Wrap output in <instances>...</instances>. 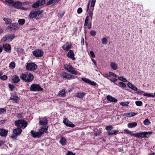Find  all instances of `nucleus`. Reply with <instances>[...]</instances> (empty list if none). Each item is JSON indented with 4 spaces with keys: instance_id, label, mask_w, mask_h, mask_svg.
<instances>
[{
    "instance_id": "f257e3e1",
    "label": "nucleus",
    "mask_w": 155,
    "mask_h": 155,
    "mask_svg": "<svg viewBox=\"0 0 155 155\" xmlns=\"http://www.w3.org/2000/svg\"><path fill=\"white\" fill-rule=\"evenodd\" d=\"M48 127L47 125H43L41 127L39 132H36L32 130L31 131V135L34 138L40 137L44 132L47 131Z\"/></svg>"
},
{
    "instance_id": "f03ea898",
    "label": "nucleus",
    "mask_w": 155,
    "mask_h": 155,
    "mask_svg": "<svg viewBox=\"0 0 155 155\" xmlns=\"http://www.w3.org/2000/svg\"><path fill=\"white\" fill-rule=\"evenodd\" d=\"M42 10L31 11L28 15V18L30 19H32L34 18L38 20L41 18L42 17Z\"/></svg>"
},
{
    "instance_id": "7ed1b4c3",
    "label": "nucleus",
    "mask_w": 155,
    "mask_h": 155,
    "mask_svg": "<svg viewBox=\"0 0 155 155\" xmlns=\"http://www.w3.org/2000/svg\"><path fill=\"white\" fill-rule=\"evenodd\" d=\"M20 78L22 80L27 82H31L34 79L32 74L27 73L21 74L20 76Z\"/></svg>"
},
{
    "instance_id": "20e7f679",
    "label": "nucleus",
    "mask_w": 155,
    "mask_h": 155,
    "mask_svg": "<svg viewBox=\"0 0 155 155\" xmlns=\"http://www.w3.org/2000/svg\"><path fill=\"white\" fill-rule=\"evenodd\" d=\"M15 125L18 128L22 129L25 128L28 125V123L24 119L16 120L15 122Z\"/></svg>"
},
{
    "instance_id": "39448f33",
    "label": "nucleus",
    "mask_w": 155,
    "mask_h": 155,
    "mask_svg": "<svg viewBox=\"0 0 155 155\" xmlns=\"http://www.w3.org/2000/svg\"><path fill=\"white\" fill-rule=\"evenodd\" d=\"M15 37L14 34L7 35L3 37L1 39V41L2 42H10L15 38Z\"/></svg>"
},
{
    "instance_id": "423d86ee",
    "label": "nucleus",
    "mask_w": 155,
    "mask_h": 155,
    "mask_svg": "<svg viewBox=\"0 0 155 155\" xmlns=\"http://www.w3.org/2000/svg\"><path fill=\"white\" fill-rule=\"evenodd\" d=\"M29 89L32 91H40L43 90V89L38 84H32L30 87Z\"/></svg>"
},
{
    "instance_id": "0eeeda50",
    "label": "nucleus",
    "mask_w": 155,
    "mask_h": 155,
    "mask_svg": "<svg viewBox=\"0 0 155 155\" xmlns=\"http://www.w3.org/2000/svg\"><path fill=\"white\" fill-rule=\"evenodd\" d=\"M5 1L10 5L15 6L16 8H18V6H21V2L18 1L16 2H14L12 0H5Z\"/></svg>"
},
{
    "instance_id": "6e6552de",
    "label": "nucleus",
    "mask_w": 155,
    "mask_h": 155,
    "mask_svg": "<svg viewBox=\"0 0 155 155\" xmlns=\"http://www.w3.org/2000/svg\"><path fill=\"white\" fill-rule=\"evenodd\" d=\"M37 65L34 63H28L26 66V69L28 71H34L37 69Z\"/></svg>"
},
{
    "instance_id": "1a4fd4ad",
    "label": "nucleus",
    "mask_w": 155,
    "mask_h": 155,
    "mask_svg": "<svg viewBox=\"0 0 155 155\" xmlns=\"http://www.w3.org/2000/svg\"><path fill=\"white\" fill-rule=\"evenodd\" d=\"M45 3V0H38L32 5V7L34 8H37L42 5Z\"/></svg>"
},
{
    "instance_id": "9d476101",
    "label": "nucleus",
    "mask_w": 155,
    "mask_h": 155,
    "mask_svg": "<svg viewBox=\"0 0 155 155\" xmlns=\"http://www.w3.org/2000/svg\"><path fill=\"white\" fill-rule=\"evenodd\" d=\"M151 132H143L137 133V135H135L137 137H146L148 136H149L152 134Z\"/></svg>"
},
{
    "instance_id": "9b49d317",
    "label": "nucleus",
    "mask_w": 155,
    "mask_h": 155,
    "mask_svg": "<svg viewBox=\"0 0 155 155\" xmlns=\"http://www.w3.org/2000/svg\"><path fill=\"white\" fill-rule=\"evenodd\" d=\"M33 55L36 57H42L43 55V51L40 49H36L32 52Z\"/></svg>"
},
{
    "instance_id": "f8f14e48",
    "label": "nucleus",
    "mask_w": 155,
    "mask_h": 155,
    "mask_svg": "<svg viewBox=\"0 0 155 155\" xmlns=\"http://www.w3.org/2000/svg\"><path fill=\"white\" fill-rule=\"evenodd\" d=\"M113 127L111 126H107L106 127V130H107L106 133L108 135H113L116 133V131L112 130Z\"/></svg>"
},
{
    "instance_id": "ddd939ff",
    "label": "nucleus",
    "mask_w": 155,
    "mask_h": 155,
    "mask_svg": "<svg viewBox=\"0 0 155 155\" xmlns=\"http://www.w3.org/2000/svg\"><path fill=\"white\" fill-rule=\"evenodd\" d=\"M65 69L68 72L71 73L72 74L75 75L77 74V72L74 70V68L71 65H68L65 67Z\"/></svg>"
},
{
    "instance_id": "4468645a",
    "label": "nucleus",
    "mask_w": 155,
    "mask_h": 155,
    "mask_svg": "<svg viewBox=\"0 0 155 155\" xmlns=\"http://www.w3.org/2000/svg\"><path fill=\"white\" fill-rule=\"evenodd\" d=\"M20 27V26L17 23L10 24L7 27L8 29L17 30Z\"/></svg>"
},
{
    "instance_id": "2eb2a0df",
    "label": "nucleus",
    "mask_w": 155,
    "mask_h": 155,
    "mask_svg": "<svg viewBox=\"0 0 155 155\" xmlns=\"http://www.w3.org/2000/svg\"><path fill=\"white\" fill-rule=\"evenodd\" d=\"M39 124L40 125H46L48 122V119L45 117H44L42 119L39 117Z\"/></svg>"
},
{
    "instance_id": "dca6fc26",
    "label": "nucleus",
    "mask_w": 155,
    "mask_h": 155,
    "mask_svg": "<svg viewBox=\"0 0 155 155\" xmlns=\"http://www.w3.org/2000/svg\"><path fill=\"white\" fill-rule=\"evenodd\" d=\"M63 122L67 126L71 127H73L75 126V125L74 124L71 122L69 121L66 118H64Z\"/></svg>"
},
{
    "instance_id": "f3484780",
    "label": "nucleus",
    "mask_w": 155,
    "mask_h": 155,
    "mask_svg": "<svg viewBox=\"0 0 155 155\" xmlns=\"http://www.w3.org/2000/svg\"><path fill=\"white\" fill-rule=\"evenodd\" d=\"M3 47L4 50L9 53H10L11 51V45L8 44H3Z\"/></svg>"
},
{
    "instance_id": "a211bd4d",
    "label": "nucleus",
    "mask_w": 155,
    "mask_h": 155,
    "mask_svg": "<svg viewBox=\"0 0 155 155\" xmlns=\"http://www.w3.org/2000/svg\"><path fill=\"white\" fill-rule=\"evenodd\" d=\"M82 80L86 82V83H88L91 85L95 86L97 84L93 81H91L89 79L87 78H83L81 79Z\"/></svg>"
},
{
    "instance_id": "6ab92c4d",
    "label": "nucleus",
    "mask_w": 155,
    "mask_h": 155,
    "mask_svg": "<svg viewBox=\"0 0 155 155\" xmlns=\"http://www.w3.org/2000/svg\"><path fill=\"white\" fill-rule=\"evenodd\" d=\"M61 76L63 78H65L70 79L72 78V75L71 74L66 72H64L62 73L61 74Z\"/></svg>"
},
{
    "instance_id": "aec40b11",
    "label": "nucleus",
    "mask_w": 155,
    "mask_h": 155,
    "mask_svg": "<svg viewBox=\"0 0 155 155\" xmlns=\"http://www.w3.org/2000/svg\"><path fill=\"white\" fill-rule=\"evenodd\" d=\"M68 57L71 58L73 60L75 59V58L74 57V53L73 51L71 50H70L68 52L67 54Z\"/></svg>"
},
{
    "instance_id": "412c9836",
    "label": "nucleus",
    "mask_w": 155,
    "mask_h": 155,
    "mask_svg": "<svg viewBox=\"0 0 155 155\" xmlns=\"http://www.w3.org/2000/svg\"><path fill=\"white\" fill-rule=\"evenodd\" d=\"M8 132V131L7 130H6L3 129H0V135L2 136H6Z\"/></svg>"
},
{
    "instance_id": "4be33fe9",
    "label": "nucleus",
    "mask_w": 155,
    "mask_h": 155,
    "mask_svg": "<svg viewBox=\"0 0 155 155\" xmlns=\"http://www.w3.org/2000/svg\"><path fill=\"white\" fill-rule=\"evenodd\" d=\"M22 130L21 128H18L14 129L13 131V133L14 134L17 136L19 135L21 132Z\"/></svg>"
},
{
    "instance_id": "5701e85b",
    "label": "nucleus",
    "mask_w": 155,
    "mask_h": 155,
    "mask_svg": "<svg viewBox=\"0 0 155 155\" xmlns=\"http://www.w3.org/2000/svg\"><path fill=\"white\" fill-rule=\"evenodd\" d=\"M12 81L14 83H17L20 81L19 77L16 75H14L12 78Z\"/></svg>"
},
{
    "instance_id": "b1692460",
    "label": "nucleus",
    "mask_w": 155,
    "mask_h": 155,
    "mask_svg": "<svg viewBox=\"0 0 155 155\" xmlns=\"http://www.w3.org/2000/svg\"><path fill=\"white\" fill-rule=\"evenodd\" d=\"M59 142L62 146H64L67 144V140L65 138L62 137L61 138Z\"/></svg>"
},
{
    "instance_id": "393cba45",
    "label": "nucleus",
    "mask_w": 155,
    "mask_h": 155,
    "mask_svg": "<svg viewBox=\"0 0 155 155\" xmlns=\"http://www.w3.org/2000/svg\"><path fill=\"white\" fill-rule=\"evenodd\" d=\"M107 99L110 102H115L116 101V99L110 95H108L107 97Z\"/></svg>"
},
{
    "instance_id": "a878e982",
    "label": "nucleus",
    "mask_w": 155,
    "mask_h": 155,
    "mask_svg": "<svg viewBox=\"0 0 155 155\" xmlns=\"http://www.w3.org/2000/svg\"><path fill=\"white\" fill-rule=\"evenodd\" d=\"M85 95V93L84 92L81 93H76V96L77 97L79 98H83Z\"/></svg>"
},
{
    "instance_id": "bb28decb",
    "label": "nucleus",
    "mask_w": 155,
    "mask_h": 155,
    "mask_svg": "<svg viewBox=\"0 0 155 155\" xmlns=\"http://www.w3.org/2000/svg\"><path fill=\"white\" fill-rule=\"evenodd\" d=\"M124 115L126 116L127 117H133L134 116L136 115L137 114L136 113H125L124 114Z\"/></svg>"
},
{
    "instance_id": "cd10ccee",
    "label": "nucleus",
    "mask_w": 155,
    "mask_h": 155,
    "mask_svg": "<svg viewBox=\"0 0 155 155\" xmlns=\"http://www.w3.org/2000/svg\"><path fill=\"white\" fill-rule=\"evenodd\" d=\"M10 100H12L15 101L16 103L19 100V97L16 96H13L12 97H10Z\"/></svg>"
},
{
    "instance_id": "c85d7f7f",
    "label": "nucleus",
    "mask_w": 155,
    "mask_h": 155,
    "mask_svg": "<svg viewBox=\"0 0 155 155\" xmlns=\"http://www.w3.org/2000/svg\"><path fill=\"white\" fill-rule=\"evenodd\" d=\"M137 125V124L136 122L130 123L127 124L128 127L129 128H132L135 127Z\"/></svg>"
},
{
    "instance_id": "c756f323",
    "label": "nucleus",
    "mask_w": 155,
    "mask_h": 155,
    "mask_svg": "<svg viewBox=\"0 0 155 155\" xmlns=\"http://www.w3.org/2000/svg\"><path fill=\"white\" fill-rule=\"evenodd\" d=\"M71 45H64L63 46L62 48L64 50L68 51L71 48Z\"/></svg>"
},
{
    "instance_id": "7c9ffc66",
    "label": "nucleus",
    "mask_w": 155,
    "mask_h": 155,
    "mask_svg": "<svg viewBox=\"0 0 155 155\" xmlns=\"http://www.w3.org/2000/svg\"><path fill=\"white\" fill-rule=\"evenodd\" d=\"M3 20L5 21V23L7 24L11 23L12 22L11 20L8 18H5Z\"/></svg>"
},
{
    "instance_id": "2f4dec72",
    "label": "nucleus",
    "mask_w": 155,
    "mask_h": 155,
    "mask_svg": "<svg viewBox=\"0 0 155 155\" xmlns=\"http://www.w3.org/2000/svg\"><path fill=\"white\" fill-rule=\"evenodd\" d=\"M65 90L64 89L62 90L61 91H60L58 94L59 96L61 97L65 96Z\"/></svg>"
},
{
    "instance_id": "473e14b6",
    "label": "nucleus",
    "mask_w": 155,
    "mask_h": 155,
    "mask_svg": "<svg viewBox=\"0 0 155 155\" xmlns=\"http://www.w3.org/2000/svg\"><path fill=\"white\" fill-rule=\"evenodd\" d=\"M15 67V63L14 61H12L10 64L9 67L10 68L13 69Z\"/></svg>"
},
{
    "instance_id": "72a5a7b5",
    "label": "nucleus",
    "mask_w": 155,
    "mask_h": 155,
    "mask_svg": "<svg viewBox=\"0 0 155 155\" xmlns=\"http://www.w3.org/2000/svg\"><path fill=\"white\" fill-rule=\"evenodd\" d=\"M25 21L23 19H20L18 20V22L20 25H22L25 23Z\"/></svg>"
},
{
    "instance_id": "f704fd0d",
    "label": "nucleus",
    "mask_w": 155,
    "mask_h": 155,
    "mask_svg": "<svg viewBox=\"0 0 155 155\" xmlns=\"http://www.w3.org/2000/svg\"><path fill=\"white\" fill-rule=\"evenodd\" d=\"M118 85L119 86L121 87H123V88H125L127 87L126 84L122 82H120L118 83Z\"/></svg>"
},
{
    "instance_id": "c9c22d12",
    "label": "nucleus",
    "mask_w": 155,
    "mask_h": 155,
    "mask_svg": "<svg viewBox=\"0 0 155 155\" xmlns=\"http://www.w3.org/2000/svg\"><path fill=\"white\" fill-rule=\"evenodd\" d=\"M101 41L103 44L106 45L107 43V39L105 37H104L102 39Z\"/></svg>"
},
{
    "instance_id": "e433bc0d",
    "label": "nucleus",
    "mask_w": 155,
    "mask_h": 155,
    "mask_svg": "<svg viewBox=\"0 0 155 155\" xmlns=\"http://www.w3.org/2000/svg\"><path fill=\"white\" fill-rule=\"evenodd\" d=\"M89 16H87L85 19L84 23V26H87L88 25L89 20Z\"/></svg>"
},
{
    "instance_id": "4c0bfd02",
    "label": "nucleus",
    "mask_w": 155,
    "mask_h": 155,
    "mask_svg": "<svg viewBox=\"0 0 155 155\" xmlns=\"http://www.w3.org/2000/svg\"><path fill=\"white\" fill-rule=\"evenodd\" d=\"M143 124L145 125H148L150 124V122L148 119H146L143 121Z\"/></svg>"
},
{
    "instance_id": "58836bf2",
    "label": "nucleus",
    "mask_w": 155,
    "mask_h": 155,
    "mask_svg": "<svg viewBox=\"0 0 155 155\" xmlns=\"http://www.w3.org/2000/svg\"><path fill=\"white\" fill-rule=\"evenodd\" d=\"M110 66L111 68L114 70H116V65L115 63H111Z\"/></svg>"
},
{
    "instance_id": "ea45409f",
    "label": "nucleus",
    "mask_w": 155,
    "mask_h": 155,
    "mask_svg": "<svg viewBox=\"0 0 155 155\" xmlns=\"http://www.w3.org/2000/svg\"><path fill=\"white\" fill-rule=\"evenodd\" d=\"M118 78L120 80L123 82H126L127 81V79H126V78H124L123 77H122V76L119 77Z\"/></svg>"
},
{
    "instance_id": "a19ab883",
    "label": "nucleus",
    "mask_w": 155,
    "mask_h": 155,
    "mask_svg": "<svg viewBox=\"0 0 155 155\" xmlns=\"http://www.w3.org/2000/svg\"><path fill=\"white\" fill-rule=\"evenodd\" d=\"M93 10H94V8H92V9L91 10H90L89 11V16H88L90 17V18H91V19H92V17L93 14Z\"/></svg>"
},
{
    "instance_id": "79ce46f5",
    "label": "nucleus",
    "mask_w": 155,
    "mask_h": 155,
    "mask_svg": "<svg viewBox=\"0 0 155 155\" xmlns=\"http://www.w3.org/2000/svg\"><path fill=\"white\" fill-rule=\"evenodd\" d=\"M143 95L145 96L148 97H154V95L153 94H150L148 93H145L143 94Z\"/></svg>"
},
{
    "instance_id": "37998d69",
    "label": "nucleus",
    "mask_w": 155,
    "mask_h": 155,
    "mask_svg": "<svg viewBox=\"0 0 155 155\" xmlns=\"http://www.w3.org/2000/svg\"><path fill=\"white\" fill-rule=\"evenodd\" d=\"M129 102H121L120 103V104L122 106H128V104H129Z\"/></svg>"
},
{
    "instance_id": "c03bdc74",
    "label": "nucleus",
    "mask_w": 155,
    "mask_h": 155,
    "mask_svg": "<svg viewBox=\"0 0 155 155\" xmlns=\"http://www.w3.org/2000/svg\"><path fill=\"white\" fill-rule=\"evenodd\" d=\"M135 103L137 105L139 106H141L143 104L141 101H136L135 102Z\"/></svg>"
},
{
    "instance_id": "a18cd8bd",
    "label": "nucleus",
    "mask_w": 155,
    "mask_h": 155,
    "mask_svg": "<svg viewBox=\"0 0 155 155\" xmlns=\"http://www.w3.org/2000/svg\"><path fill=\"white\" fill-rule=\"evenodd\" d=\"M90 35L92 36H94L96 35V32L94 30H92L90 33Z\"/></svg>"
},
{
    "instance_id": "49530a36",
    "label": "nucleus",
    "mask_w": 155,
    "mask_h": 155,
    "mask_svg": "<svg viewBox=\"0 0 155 155\" xmlns=\"http://www.w3.org/2000/svg\"><path fill=\"white\" fill-rule=\"evenodd\" d=\"M55 1V0H49V1L48 2L47 4V5H51L52 3L54 2Z\"/></svg>"
},
{
    "instance_id": "de8ad7c7",
    "label": "nucleus",
    "mask_w": 155,
    "mask_h": 155,
    "mask_svg": "<svg viewBox=\"0 0 155 155\" xmlns=\"http://www.w3.org/2000/svg\"><path fill=\"white\" fill-rule=\"evenodd\" d=\"M0 79L3 80H5L7 79V76L6 75H4L0 77Z\"/></svg>"
},
{
    "instance_id": "09e8293b",
    "label": "nucleus",
    "mask_w": 155,
    "mask_h": 155,
    "mask_svg": "<svg viewBox=\"0 0 155 155\" xmlns=\"http://www.w3.org/2000/svg\"><path fill=\"white\" fill-rule=\"evenodd\" d=\"M95 2H96V0H92V1H91V6L92 7V8L94 7V5H95Z\"/></svg>"
},
{
    "instance_id": "8fccbe9b",
    "label": "nucleus",
    "mask_w": 155,
    "mask_h": 155,
    "mask_svg": "<svg viewBox=\"0 0 155 155\" xmlns=\"http://www.w3.org/2000/svg\"><path fill=\"white\" fill-rule=\"evenodd\" d=\"M64 13L63 12L59 13L58 14V16L60 18H61L63 16Z\"/></svg>"
},
{
    "instance_id": "3c124183",
    "label": "nucleus",
    "mask_w": 155,
    "mask_h": 155,
    "mask_svg": "<svg viewBox=\"0 0 155 155\" xmlns=\"http://www.w3.org/2000/svg\"><path fill=\"white\" fill-rule=\"evenodd\" d=\"M90 53L91 56L93 58H94L95 57L93 51H90Z\"/></svg>"
},
{
    "instance_id": "603ef678",
    "label": "nucleus",
    "mask_w": 155,
    "mask_h": 155,
    "mask_svg": "<svg viewBox=\"0 0 155 155\" xmlns=\"http://www.w3.org/2000/svg\"><path fill=\"white\" fill-rule=\"evenodd\" d=\"M82 9L81 8H79L77 10V12L79 14L82 13Z\"/></svg>"
},
{
    "instance_id": "864d4df0",
    "label": "nucleus",
    "mask_w": 155,
    "mask_h": 155,
    "mask_svg": "<svg viewBox=\"0 0 155 155\" xmlns=\"http://www.w3.org/2000/svg\"><path fill=\"white\" fill-rule=\"evenodd\" d=\"M75 153H73L72 151H68L66 155H75Z\"/></svg>"
},
{
    "instance_id": "5fc2aeb1",
    "label": "nucleus",
    "mask_w": 155,
    "mask_h": 155,
    "mask_svg": "<svg viewBox=\"0 0 155 155\" xmlns=\"http://www.w3.org/2000/svg\"><path fill=\"white\" fill-rule=\"evenodd\" d=\"M4 112H6V110L5 108H0V113H2Z\"/></svg>"
},
{
    "instance_id": "6e6d98bb",
    "label": "nucleus",
    "mask_w": 155,
    "mask_h": 155,
    "mask_svg": "<svg viewBox=\"0 0 155 155\" xmlns=\"http://www.w3.org/2000/svg\"><path fill=\"white\" fill-rule=\"evenodd\" d=\"M127 86L130 89L132 88V86H133L131 83L128 82L127 84Z\"/></svg>"
},
{
    "instance_id": "4d7b16f0",
    "label": "nucleus",
    "mask_w": 155,
    "mask_h": 155,
    "mask_svg": "<svg viewBox=\"0 0 155 155\" xmlns=\"http://www.w3.org/2000/svg\"><path fill=\"white\" fill-rule=\"evenodd\" d=\"M127 86L130 89L132 88V86H133L131 83L128 82L127 84Z\"/></svg>"
},
{
    "instance_id": "13d9d810",
    "label": "nucleus",
    "mask_w": 155,
    "mask_h": 155,
    "mask_svg": "<svg viewBox=\"0 0 155 155\" xmlns=\"http://www.w3.org/2000/svg\"><path fill=\"white\" fill-rule=\"evenodd\" d=\"M20 6H18V8H17L18 9H20L21 10H27V8L24 7H19Z\"/></svg>"
},
{
    "instance_id": "bf43d9fd",
    "label": "nucleus",
    "mask_w": 155,
    "mask_h": 155,
    "mask_svg": "<svg viewBox=\"0 0 155 155\" xmlns=\"http://www.w3.org/2000/svg\"><path fill=\"white\" fill-rule=\"evenodd\" d=\"M131 89H132L133 90H134L135 91H137L138 90V88L136 87L135 86H134V85L132 87Z\"/></svg>"
},
{
    "instance_id": "052dcab7",
    "label": "nucleus",
    "mask_w": 155,
    "mask_h": 155,
    "mask_svg": "<svg viewBox=\"0 0 155 155\" xmlns=\"http://www.w3.org/2000/svg\"><path fill=\"white\" fill-rule=\"evenodd\" d=\"M29 2L28 1H26V2H23L21 3V5H26L28 4H29Z\"/></svg>"
},
{
    "instance_id": "680f3d73",
    "label": "nucleus",
    "mask_w": 155,
    "mask_h": 155,
    "mask_svg": "<svg viewBox=\"0 0 155 155\" xmlns=\"http://www.w3.org/2000/svg\"><path fill=\"white\" fill-rule=\"evenodd\" d=\"M144 91H140V90H139L138 91H137V93L138 94H143V93H144Z\"/></svg>"
},
{
    "instance_id": "e2e57ef3",
    "label": "nucleus",
    "mask_w": 155,
    "mask_h": 155,
    "mask_svg": "<svg viewBox=\"0 0 155 155\" xmlns=\"http://www.w3.org/2000/svg\"><path fill=\"white\" fill-rule=\"evenodd\" d=\"M109 73L110 75H111V76H113L114 77H116V74H114V73H113L112 72L110 71V72H109Z\"/></svg>"
},
{
    "instance_id": "0e129e2a",
    "label": "nucleus",
    "mask_w": 155,
    "mask_h": 155,
    "mask_svg": "<svg viewBox=\"0 0 155 155\" xmlns=\"http://www.w3.org/2000/svg\"><path fill=\"white\" fill-rule=\"evenodd\" d=\"M5 122V120H0V124H4Z\"/></svg>"
},
{
    "instance_id": "69168bd1",
    "label": "nucleus",
    "mask_w": 155,
    "mask_h": 155,
    "mask_svg": "<svg viewBox=\"0 0 155 155\" xmlns=\"http://www.w3.org/2000/svg\"><path fill=\"white\" fill-rule=\"evenodd\" d=\"M125 131L126 132V133L127 134H130L132 133V132L129 131V130H125Z\"/></svg>"
},
{
    "instance_id": "338daca9",
    "label": "nucleus",
    "mask_w": 155,
    "mask_h": 155,
    "mask_svg": "<svg viewBox=\"0 0 155 155\" xmlns=\"http://www.w3.org/2000/svg\"><path fill=\"white\" fill-rule=\"evenodd\" d=\"M87 27L88 29H90L91 27V23H88Z\"/></svg>"
},
{
    "instance_id": "774afa93",
    "label": "nucleus",
    "mask_w": 155,
    "mask_h": 155,
    "mask_svg": "<svg viewBox=\"0 0 155 155\" xmlns=\"http://www.w3.org/2000/svg\"><path fill=\"white\" fill-rule=\"evenodd\" d=\"M9 87L11 89H12L14 88V86L11 84H9Z\"/></svg>"
}]
</instances>
